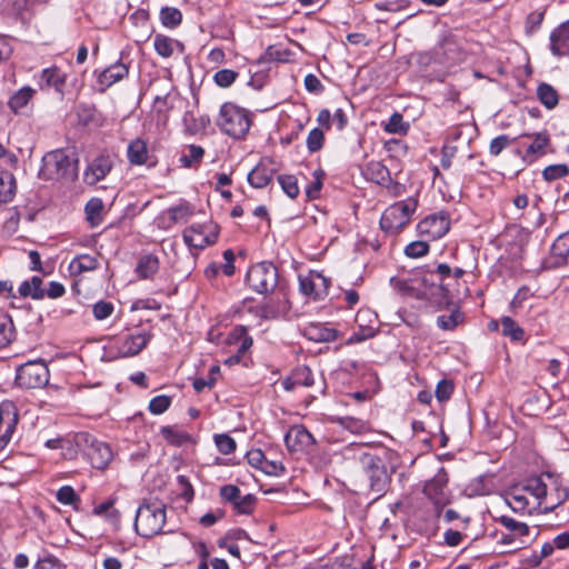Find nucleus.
<instances>
[{"mask_svg":"<svg viewBox=\"0 0 569 569\" xmlns=\"http://www.w3.org/2000/svg\"><path fill=\"white\" fill-rule=\"evenodd\" d=\"M166 523V505L160 500H144L138 508L134 528L142 537H153L162 532Z\"/></svg>","mask_w":569,"mask_h":569,"instance_id":"obj_1","label":"nucleus"},{"mask_svg":"<svg viewBox=\"0 0 569 569\" xmlns=\"http://www.w3.org/2000/svg\"><path fill=\"white\" fill-rule=\"evenodd\" d=\"M440 48L442 53L447 57L448 60L458 61L461 58V46L459 39L452 34L447 33L443 36Z\"/></svg>","mask_w":569,"mask_h":569,"instance_id":"obj_30","label":"nucleus"},{"mask_svg":"<svg viewBox=\"0 0 569 569\" xmlns=\"http://www.w3.org/2000/svg\"><path fill=\"white\" fill-rule=\"evenodd\" d=\"M429 240L412 241L405 248V254L409 258H421L429 252Z\"/></svg>","mask_w":569,"mask_h":569,"instance_id":"obj_49","label":"nucleus"},{"mask_svg":"<svg viewBox=\"0 0 569 569\" xmlns=\"http://www.w3.org/2000/svg\"><path fill=\"white\" fill-rule=\"evenodd\" d=\"M160 20L166 28L173 29L182 21V13L173 7H163L160 11Z\"/></svg>","mask_w":569,"mask_h":569,"instance_id":"obj_43","label":"nucleus"},{"mask_svg":"<svg viewBox=\"0 0 569 569\" xmlns=\"http://www.w3.org/2000/svg\"><path fill=\"white\" fill-rule=\"evenodd\" d=\"M550 50L557 57L569 54V20L550 34Z\"/></svg>","mask_w":569,"mask_h":569,"instance_id":"obj_21","label":"nucleus"},{"mask_svg":"<svg viewBox=\"0 0 569 569\" xmlns=\"http://www.w3.org/2000/svg\"><path fill=\"white\" fill-rule=\"evenodd\" d=\"M569 173V167L565 163L550 164L542 171V177L546 181H553L566 177Z\"/></svg>","mask_w":569,"mask_h":569,"instance_id":"obj_50","label":"nucleus"},{"mask_svg":"<svg viewBox=\"0 0 569 569\" xmlns=\"http://www.w3.org/2000/svg\"><path fill=\"white\" fill-rule=\"evenodd\" d=\"M260 470H262L266 475L269 476H282L286 471L283 465L279 461H271L268 459H264V462L262 463Z\"/></svg>","mask_w":569,"mask_h":569,"instance_id":"obj_61","label":"nucleus"},{"mask_svg":"<svg viewBox=\"0 0 569 569\" xmlns=\"http://www.w3.org/2000/svg\"><path fill=\"white\" fill-rule=\"evenodd\" d=\"M325 134L323 131L319 128L312 129L307 137V148L313 153L319 151L323 147Z\"/></svg>","mask_w":569,"mask_h":569,"instance_id":"obj_52","label":"nucleus"},{"mask_svg":"<svg viewBox=\"0 0 569 569\" xmlns=\"http://www.w3.org/2000/svg\"><path fill=\"white\" fill-rule=\"evenodd\" d=\"M66 80L67 74L58 67L53 66L41 71L38 78V84L41 90L53 88L57 92L62 93Z\"/></svg>","mask_w":569,"mask_h":569,"instance_id":"obj_18","label":"nucleus"},{"mask_svg":"<svg viewBox=\"0 0 569 569\" xmlns=\"http://www.w3.org/2000/svg\"><path fill=\"white\" fill-rule=\"evenodd\" d=\"M219 230V226L213 221L193 223L183 231L182 237L188 247L204 249L216 243Z\"/></svg>","mask_w":569,"mask_h":569,"instance_id":"obj_10","label":"nucleus"},{"mask_svg":"<svg viewBox=\"0 0 569 569\" xmlns=\"http://www.w3.org/2000/svg\"><path fill=\"white\" fill-rule=\"evenodd\" d=\"M127 158L133 166L146 164L149 158L147 142L141 138H136L130 141L127 148Z\"/></svg>","mask_w":569,"mask_h":569,"instance_id":"obj_25","label":"nucleus"},{"mask_svg":"<svg viewBox=\"0 0 569 569\" xmlns=\"http://www.w3.org/2000/svg\"><path fill=\"white\" fill-rule=\"evenodd\" d=\"M546 480H548L546 495L539 500L538 508L542 513L552 512L556 508L561 506L569 497V488L563 485L559 477H556L549 472L545 473Z\"/></svg>","mask_w":569,"mask_h":569,"instance_id":"obj_11","label":"nucleus"},{"mask_svg":"<svg viewBox=\"0 0 569 569\" xmlns=\"http://www.w3.org/2000/svg\"><path fill=\"white\" fill-rule=\"evenodd\" d=\"M50 379V372L43 360L28 361L17 369L16 382L18 386L34 389L46 387Z\"/></svg>","mask_w":569,"mask_h":569,"instance_id":"obj_9","label":"nucleus"},{"mask_svg":"<svg viewBox=\"0 0 569 569\" xmlns=\"http://www.w3.org/2000/svg\"><path fill=\"white\" fill-rule=\"evenodd\" d=\"M501 333L509 337L512 341L520 342L525 338L523 329L510 317H502L500 320Z\"/></svg>","mask_w":569,"mask_h":569,"instance_id":"obj_38","label":"nucleus"},{"mask_svg":"<svg viewBox=\"0 0 569 569\" xmlns=\"http://www.w3.org/2000/svg\"><path fill=\"white\" fill-rule=\"evenodd\" d=\"M551 251L556 257L567 259L569 256V231L560 234L552 243Z\"/></svg>","mask_w":569,"mask_h":569,"instance_id":"obj_51","label":"nucleus"},{"mask_svg":"<svg viewBox=\"0 0 569 569\" xmlns=\"http://www.w3.org/2000/svg\"><path fill=\"white\" fill-rule=\"evenodd\" d=\"M450 229L449 217L446 212L430 214L417 224V231L427 240H437L443 237Z\"/></svg>","mask_w":569,"mask_h":569,"instance_id":"obj_12","label":"nucleus"},{"mask_svg":"<svg viewBox=\"0 0 569 569\" xmlns=\"http://www.w3.org/2000/svg\"><path fill=\"white\" fill-rule=\"evenodd\" d=\"M170 405H171V398L170 397L164 396V395L157 396V397H154V398H152L150 400V402H149V410L153 415H161L166 410H168Z\"/></svg>","mask_w":569,"mask_h":569,"instance_id":"obj_58","label":"nucleus"},{"mask_svg":"<svg viewBox=\"0 0 569 569\" xmlns=\"http://www.w3.org/2000/svg\"><path fill=\"white\" fill-rule=\"evenodd\" d=\"M203 156L204 149L202 147L189 144L179 158V162L184 168H192L201 162Z\"/></svg>","mask_w":569,"mask_h":569,"instance_id":"obj_35","label":"nucleus"},{"mask_svg":"<svg viewBox=\"0 0 569 569\" xmlns=\"http://www.w3.org/2000/svg\"><path fill=\"white\" fill-rule=\"evenodd\" d=\"M152 335L144 330L128 332L109 342V352L113 358H128L140 353L149 343Z\"/></svg>","mask_w":569,"mask_h":569,"instance_id":"obj_6","label":"nucleus"},{"mask_svg":"<svg viewBox=\"0 0 569 569\" xmlns=\"http://www.w3.org/2000/svg\"><path fill=\"white\" fill-rule=\"evenodd\" d=\"M248 112L232 102L221 106L217 124L222 132L234 138H243L250 129Z\"/></svg>","mask_w":569,"mask_h":569,"instance_id":"obj_5","label":"nucleus"},{"mask_svg":"<svg viewBox=\"0 0 569 569\" xmlns=\"http://www.w3.org/2000/svg\"><path fill=\"white\" fill-rule=\"evenodd\" d=\"M315 180L309 183L306 188V194L309 199H316L319 197L321 188H322V177L323 172L321 170H316L313 172Z\"/></svg>","mask_w":569,"mask_h":569,"instance_id":"obj_60","label":"nucleus"},{"mask_svg":"<svg viewBox=\"0 0 569 569\" xmlns=\"http://www.w3.org/2000/svg\"><path fill=\"white\" fill-rule=\"evenodd\" d=\"M284 443L290 451H303L313 446L315 439L305 427L293 426L286 433Z\"/></svg>","mask_w":569,"mask_h":569,"instance_id":"obj_17","label":"nucleus"},{"mask_svg":"<svg viewBox=\"0 0 569 569\" xmlns=\"http://www.w3.org/2000/svg\"><path fill=\"white\" fill-rule=\"evenodd\" d=\"M102 211L103 202L101 199L92 198L87 202L84 212L91 227H98L102 222Z\"/></svg>","mask_w":569,"mask_h":569,"instance_id":"obj_36","label":"nucleus"},{"mask_svg":"<svg viewBox=\"0 0 569 569\" xmlns=\"http://www.w3.org/2000/svg\"><path fill=\"white\" fill-rule=\"evenodd\" d=\"M113 161L110 156H99L94 158L87 167L83 173V180L87 184L94 186L103 180L111 171Z\"/></svg>","mask_w":569,"mask_h":569,"instance_id":"obj_16","label":"nucleus"},{"mask_svg":"<svg viewBox=\"0 0 569 569\" xmlns=\"http://www.w3.org/2000/svg\"><path fill=\"white\" fill-rule=\"evenodd\" d=\"M129 69L124 63L116 62L99 73L98 82L102 87V90H106L126 78Z\"/></svg>","mask_w":569,"mask_h":569,"instance_id":"obj_22","label":"nucleus"},{"mask_svg":"<svg viewBox=\"0 0 569 569\" xmlns=\"http://www.w3.org/2000/svg\"><path fill=\"white\" fill-rule=\"evenodd\" d=\"M418 207V200L409 197L397 201L385 209L380 218V228L389 234H396L411 220Z\"/></svg>","mask_w":569,"mask_h":569,"instance_id":"obj_3","label":"nucleus"},{"mask_svg":"<svg viewBox=\"0 0 569 569\" xmlns=\"http://www.w3.org/2000/svg\"><path fill=\"white\" fill-rule=\"evenodd\" d=\"M237 78L238 73L231 69L219 70L213 76L216 84L220 88L230 87L236 81Z\"/></svg>","mask_w":569,"mask_h":569,"instance_id":"obj_55","label":"nucleus"},{"mask_svg":"<svg viewBox=\"0 0 569 569\" xmlns=\"http://www.w3.org/2000/svg\"><path fill=\"white\" fill-rule=\"evenodd\" d=\"M98 260L94 256L91 254H80L72 259L70 263V269L73 272L82 273L86 271H92L97 269Z\"/></svg>","mask_w":569,"mask_h":569,"instance_id":"obj_39","label":"nucleus"},{"mask_svg":"<svg viewBox=\"0 0 569 569\" xmlns=\"http://www.w3.org/2000/svg\"><path fill=\"white\" fill-rule=\"evenodd\" d=\"M41 174L46 179L73 180L78 174V159L63 150H53L42 158Z\"/></svg>","mask_w":569,"mask_h":569,"instance_id":"obj_4","label":"nucleus"},{"mask_svg":"<svg viewBox=\"0 0 569 569\" xmlns=\"http://www.w3.org/2000/svg\"><path fill=\"white\" fill-rule=\"evenodd\" d=\"M153 47L156 52L162 58H170L176 50L183 52V44L168 36L157 34L153 39Z\"/></svg>","mask_w":569,"mask_h":569,"instance_id":"obj_26","label":"nucleus"},{"mask_svg":"<svg viewBox=\"0 0 569 569\" xmlns=\"http://www.w3.org/2000/svg\"><path fill=\"white\" fill-rule=\"evenodd\" d=\"M160 433L167 441L176 446H181L187 440H189V436L186 432L180 431L171 426L162 427Z\"/></svg>","mask_w":569,"mask_h":569,"instance_id":"obj_46","label":"nucleus"},{"mask_svg":"<svg viewBox=\"0 0 569 569\" xmlns=\"http://www.w3.org/2000/svg\"><path fill=\"white\" fill-rule=\"evenodd\" d=\"M465 274L466 271L462 268L451 269L447 263L437 264L436 269L431 272V276L437 277L443 295L448 298L455 297V287Z\"/></svg>","mask_w":569,"mask_h":569,"instance_id":"obj_14","label":"nucleus"},{"mask_svg":"<svg viewBox=\"0 0 569 569\" xmlns=\"http://www.w3.org/2000/svg\"><path fill=\"white\" fill-rule=\"evenodd\" d=\"M523 138L531 139V142L526 147L525 160L528 162H533L538 158L546 154V149L550 142L549 136L547 132H537L532 134H523Z\"/></svg>","mask_w":569,"mask_h":569,"instance_id":"obj_19","label":"nucleus"},{"mask_svg":"<svg viewBox=\"0 0 569 569\" xmlns=\"http://www.w3.org/2000/svg\"><path fill=\"white\" fill-rule=\"evenodd\" d=\"M279 184L288 197L295 199L299 194L298 180L292 174H281L278 177Z\"/></svg>","mask_w":569,"mask_h":569,"instance_id":"obj_47","label":"nucleus"},{"mask_svg":"<svg viewBox=\"0 0 569 569\" xmlns=\"http://www.w3.org/2000/svg\"><path fill=\"white\" fill-rule=\"evenodd\" d=\"M18 425V413L11 402L0 405V451L10 442Z\"/></svg>","mask_w":569,"mask_h":569,"instance_id":"obj_15","label":"nucleus"},{"mask_svg":"<svg viewBox=\"0 0 569 569\" xmlns=\"http://www.w3.org/2000/svg\"><path fill=\"white\" fill-rule=\"evenodd\" d=\"M36 90L29 86L22 87L17 92H14L9 101L8 106L14 113H18L22 108H24L29 101L32 99Z\"/></svg>","mask_w":569,"mask_h":569,"instance_id":"obj_31","label":"nucleus"},{"mask_svg":"<svg viewBox=\"0 0 569 569\" xmlns=\"http://www.w3.org/2000/svg\"><path fill=\"white\" fill-rule=\"evenodd\" d=\"M510 143V139L506 134L493 138L490 142L489 151L492 156H498L506 149Z\"/></svg>","mask_w":569,"mask_h":569,"instance_id":"obj_63","label":"nucleus"},{"mask_svg":"<svg viewBox=\"0 0 569 569\" xmlns=\"http://www.w3.org/2000/svg\"><path fill=\"white\" fill-rule=\"evenodd\" d=\"M273 173L272 161L264 158L249 172L248 181L254 188H264L272 180Z\"/></svg>","mask_w":569,"mask_h":569,"instance_id":"obj_20","label":"nucleus"},{"mask_svg":"<svg viewBox=\"0 0 569 569\" xmlns=\"http://www.w3.org/2000/svg\"><path fill=\"white\" fill-rule=\"evenodd\" d=\"M257 505V497L252 493L244 495L241 500L236 503L233 510L239 515H251Z\"/></svg>","mask_w":569,"mask_h":569,"instance_id":"obj_54","label":"nucleus"},{"mask_svg":"<svg viewBox=\"0 0 569 569\" xmlns=\"http://www.w3.org/2000/svg\"><path fill=\"white\" fill-rule=\"evenodd\" d=\"M159 269V260L156 256L146 254L140 258L136 271L140 278L149 279L153 277Z\"/></svg>","mask_w":569,"mask_h":569,"instance_id":"obj_34","label":"nucleus"},{"mask_svg":"<svg viewBox=\"0 0 569 569\" xmlns=\"http://www.w3.org/2000/svg\"><path fill=\"white\" fill-rule=\"evenodd\" d=\"M56 497L60 503L66 506L73 505L74 502H78L80 500L71 486H62L57 491Z\"/></svg>","mask_w":569,"mask_h":569,"instance_id":"obj_59","label":"nucleus"},{"mask_svg":"<svg viewBox=\"0 0 569 569\" xmlns=\"http://www.w3.org/2000/svg\"><path fill=\"white\" fill-rule=\"evenodd\" d=\"M246 282L253 291L268 293L277 288L278 270L271 262L256 263L249 268Z\"/></svg>","mask_w":569,"mask_h":569,"instance_id":"obj_7","label":"nucleus"},{"mask_svg":"<svg viewBox=\"0 0 569 569\" xmlns=\"http://www.w3.org/2000/svg\"><path fill=\"white\" fill-rule=\"evenodd\" d=\"M370 179L378 184H385L390 180V172L386 166L380 162H371L367 168Z\"/></svg>","mask_w":569,"mask_h":569,"instance_id":"obj_45","label":"nucleus"},{"mask_svg":"<svg viewBox=\"0 0 569 569\" xmlns=\"http://www.w3.org/2000/svg\"><path fill=\"white\" fill-rule=\"evenodd\" d=\"M41 278L34 276L30 280H26L19 286V293L21 297H31L36 300L43 299L44 290L41 288Z\"/></svg>","mask_w":569,"mask_h":569,"instance_id":"obj_32","label":"nucleus"},{"mask_svg":"<svg viewBox=\"0 0 569 569\" xmlns=\"http://www.w3.org/2000/svg\"><path fill=\"white\" fill-rule=\"evenodd\" d=\"M73 443L84 459L96 469H104L113 458L110 446L88 432L76 433Z\"/></svg>","mask_w":569,"mask_h":569,"instance_id":"obj_2","label":"nucleus"},{"mask_svg":"<svg viewBox=\"0 0 569 569\" xmlns=\"http://www.w3.org/2000/svg\"><path fill=\"white\" fill-rule=\"evenodd\" d=\"M16 179L9 171H0V202H9L16 193Z\"/></svg>","mask_w":569,"mask_h":569,"instance_id":"obj_33","label":"nucleus"},{"mask_svg":"<svg viewBox=\"0 0 569 569\" xmlns=\"http://www.w3.org/2000/svg\"><path fill=\"white\" fill-rule=\"evenodd\" d=\"M453 391V385L449 380H440L436 388V397L439 401H446Z\"/></svg>","mask_w":569,"mask_h":569,"instance_id":"obj_62","label":"nucleus"},{"mask_svg":"<svg viewBox=\"0 0 569 569\" xmlns=\"http://www.w3.org/2000/svg\"><path fill=\"white\" fill-rule=\"evenodd\" d=\"M308 339L317 342L335 341L338 338V331L333 328L325 327L323 325H310L306 329Z\"/></svg>","mask_w":569,"mask_h":569,"instance_id":"obj_28","label":"nucleus"},{"mask_svg":"<svg viewBox=\"0 0 569 569\" xmlns=\"http://www.w3.org/2000/svg\"><path fill=\"white\" fill-rule=\"evenodd\" d=\"M167 213L172 222L183 223L187 222L193 214V209L189 203L182 202L179 203L178 206L169 208L167 210Z\"/></svg>","mask_w":569,"mask_h":569,"instance_id":"obj_42","label":"nucleus"},{"mask_svg":"<svg viewBox=\"0 0 569 569\" xmlns=\"http://www.w3.org/2000/svg\"><path fill=\"white\" fill-rule=\"evenodd\" d=\"M14 336L16 330L12 319L7 315H0V349L10 345Z\"/></svg>","mask_w":569,"mask_h":569,"instance_id":"obj_40","label":"nucleus"},{"mask_svg":"<svg viewBox=\"0 0 569 569\" xmlns=\"http://www.w3.org/2000/svg\"><path fill=\"white\" fill-rule=\"evenodd\" d=\"M537 96L539 101L549 110L556 108L559 102L557 90L548 83H541L537 88Z\"/></svg>","mask_w":569,"mask_h":569,"instance_id":"obj_37","label":"nucleus"},{"mask_svg":"<svg viewBox=\"0 0 569 569\" xmlns=\"http://www.w3.org/2000/svg\"><path fill=\"white\" fill-rule=\"evenodd\" d=\"M233 339H240V346L237 349V353L228 359L227 362L233 363L239 362L241 357L250 349L252 346V338L247 335L243 327H237L230 333L228 338V342L231 343Z\"/></svg>","mask_w":569,"mask_h":569,"instance_id":"obj_27","label":"nucleus"},{"mask_svg":"<svg viewBox=\"0 0 569 569\" xmlns=\"http://www.w3.org/2000/svg\"><path fill=\"white\" fill-rule=\"evenodd\" d=\"M498 521L513 536L523 537L529 535V527L525 522L517 521L509 516H501Z\"/></svg>","mask_w":569,"mask_h":569,"instance_id":"obj_44","label":"nucleus"},{"mask_svg":"<svg viewBox=\"0 0 569 569\" xmlns=\"http://www.w3.org/2000/svg\"><path fill=\"white\" fill-rule=\"evenodd\" d=\"M545 475L542 477H533L526 481L522 489L527 495H530L536 500V507L539 506V500L542 499V496L546 495V490L548 489L547 483L548 480H545Z\"/></svg>","mask_w":569,"mask_h":569,"instance_id":"obj_29","label":"nucleus"},{"mask_svg":"<svg viewBox=\"0 0 569 569\" xmlns=\"http://www.w3.org/2000/svg\"><path fill=\"white\" fill-rule=\"evenodd\" d=\"M359 461L369 480L370 490L378 495L385 492L390 477L381 458L363 452L359 456Z\"/></svg>","mask_w":569,"mask_h":569,"instance_id":"obj_8","label":"nucleus"},{"mask_svg":"<svg viewBox=\"0 0 569 569\" xmlns=\"http://www.w3.org/2000/svg\"><path fill=\"white\" fill-rule=\"evenodd\" d=\"M409 126L403 122L402 116L395 112L383 124V129L388 133H406Z\"/></svg>","mask_w":569,"mask_h":569,"instance_id":"obj_48","label":"nucleus"},{"mask_svg":"<svg viewBox=\"0 0 569 569\" xmlns=\"http://www.w3.org/2000/svg\"><path fill=\"white\" fill-rule=\"evenodd\" d=\"M214 442L220 453L230 455L236 450L237 443L229 435H216Z\"/></svg>","mask_w":569,"mask_h":569,"instance_id":"obj_53","label":"nucleus"},{"mask_svg":"<svg viewBox=\"0 0 569 569\" xmlns=\"http://www.w3.org/2000/svg\"><path fill=\"white\" fill-rule=\"evenodd\" d=\"M463 321V315L458 308L450 310L449 315H440L437 317V325L442 330H453Z\"/></svg>","mask_w":569,"mask_h":569,"instance_id":"obj_41","label":"nucleus"},{"mask_svg":"<svg viewBox=\"0 0 569 569\" xmlns=\"http://www.w3.org/2000/svg\"><path fill=\"white\" fill-rule=\"evenodd\" d=\"M292 373L298 386L311 387L315 382L312 371L307 366L297 367Z\"/></svg>","mask_w":569,"mask_h":569,"instance_id":"obj_56","label":"nucleus"},{"mask_svg":"<svg viewBox=\"0 0 569 569\" xmlns=\"http://www.w3.org/2000/svg\"><path fill=\"white\" fill-rule=\"evenodd\" d=\"M505 501L515 512L530 513L528 495L521 486H516L508 490L505 495Z\"/></svg>","mask_w":569,"mask_h":569,"instance_id":"obj_23","label":"nucleus"},{"mask_svg":"<svg viewBox=\"0 0 569 569\" xmlns=\"http://www.w3.org/2000/svg\"><path fill=\"white\" fill-rule=\"evenodd\" d=\"M114 311L113 303L104 300H100L93 305L92 313L93 317L101 321L110 317Z\"/></svg>","mask_w":569,"mask_h":569,"instance_id":"obj_57","label":"nucleus"},{"mask_svg":"<svg viewBox=\"0 0 569 569\" xmlns=\"http://www.w3.org/2000/svg\"><path fill=\"white\" fill-rule=\"evenodd\" d=\"M299 288L302 295L319 300L328 295L329 281L317 271H310L307 276H299Z\"/></svg>","mask_w":569,"mask_h":569,"instance_id":"obj_13","label":"nucleus"},{"mask_svg":"<svg viewBox=\"0 0 569 569\" xmlns=\"http://www.w3.org/2000/svg\"><path fill=\"white\" fill-rule=\"evenodd\" d=\"M62 563L57 558L49 556L37 561L33 569H62Z\"/></svg>","mask_w":569,"mask_h":569,"instance_id":"obj_64","label":"nucleus"},{"mask_svg":"<svg viewBox=\"0 0 569 569\" xmlns=\"http://www.w3.org/2000/svg\"><path fill=\"white\" fill-rule=\"evenodd\" d=\"M274 298L268 299L261 307V313L264 318H274L279 313L288 310V298L282 286L279 287Z\"/></svg>","mask_w":569,"mask_h":569,"instance_id":"obj_24","label":"nucleus"}]
</instances>
